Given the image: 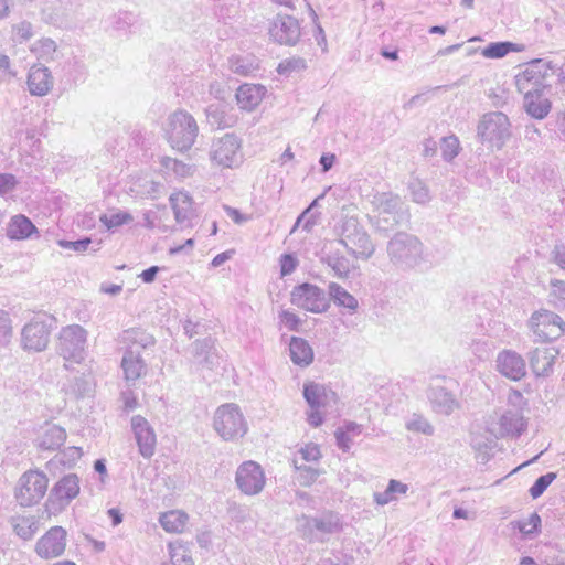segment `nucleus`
Returning a JSON list of instances; mask_svg holds the SVG:
<instances>
[{
  "mask_svg": "<svg viewBox=\"0 0 565 565\" xmlns=\"http://www.w3.org/2000/svg\"><path fill=\"white\" fill-rule=\"evenodd\" d=\"M12 333L13 330L10 313L0 309V348L10 342Z\"/></svg>",
  "mask_w": 565,
  "mask_h": 565,
  "instance_id": "obj_50",
  "label": "nucleus"
},
{
  "mask_svg": "<svg viewBox=\"0 0 565 565\" xmlns=\"http://www.w3.org/2000/svg\"><path fill=\"white\" fill-rule=\"evenodd\" d=\"M120 343L125 344L126 353H140L151 350L154 345L153 337L141 329H128L119 335Z\"/></svg>",
  "mask_w": 565,
  "mask_h": 565,
  "instance_id": "obj_23",
  "label": "nucleus"
},
{
  "mask_svg": "<svg viewBox=\"0 0 565 565\" xmlns=\"http://www.w3.org/2000/svg\"><path fill=\"white\" fill-rule=\"evenodd\" d=\"M120 401L122 402V411L130 413L139 405L138 399L131 390H126L120 393Z\"/></svg>",
  "mask_w": 565,
  "mask_h": 565,
  "instance_id": "obj_58",
  "label": "nucleus"
},
{
  "mask_svg": "<svg viewBox=\"0 0 565 565\" xmlns=\"http://www.w3.org/2000/svg\"><path fill=\"white\" fill-rule=\"evenodd\" d=\"M305 520L303 535L310 542H323V535L333 534L341 530L340 519L333 513H327L320 518H306Z\"/></svg>",
  "mask_w": 565,
  "mask_h": 565,
  "instance_id": "obj_17",
  "label": "nucleus"
},
{
  "mask_svg": "<svg viewBox=\"0 0 565 565\" xmlns=\"http://www.w3.org/2000/svg\"><path fill=\"white\" fill-rule=\"evenodd\" d=\"M529 326L534 340L543 343L558 339L565 331L564 320L550 310L535 311L529 320Z\"/></svg>",
  "mask_w": 565,
  "mask_h": 565,
  "instance_id": "obj_9",
  "label": "nucleus"
},
{
  "mask_svg": "<svg viewBox=\"0 0 565 565\" xmlns=\"http://www.w3.org/2000/svg\"><path fill=\"white\" fill-rule=\"evenodd\" d=\"M279 320L280 323L289 330H298L301 323L300 318L296 313L288 310H282L279 313Z\"/></svg>",
  "mask_w": 565,
  "mask_h": 565,
  "instance_id": "obj_57",
  "label": "nucleus"
},
{
  "mask_svg": "<svg viewBox=\"0 0 565 565\" xmlns=\"http://www.w3.org/2000/svg\"><path fill=\"white\" fill-rule=\"evenodd\" d=\"M322 262L328 265L334 273V276L339 279H345L350 275V262L343 255H326Z\"/></svg>",
  "mask_w": 565,
  "mask_h": 565,
  "instance_id": "obj_41",
  "label": "nucleus"
},
{
  "mask_svg": "<svg viewBox=\"0 0 565 565\" xmlns=\"http://www.w3.org/2000/svg\"><path fill=\"white\" fill-rule=\"evenodd\" d=\"M542 66L543 64L540 60L533 61L515 76V85L520 93L527 95L544 90Z\"/></svg>",
  "mask_w": 565,
  "mask_h": 565,
  "instance_id": "obj_19",
  "label": "nucleus"
},
{
  "mask_svg": "<svg viewBox=\"0 0 565 565\" xmlns=\"http://www.w3.org/2000/svg\"><path fill=\"white\" fill-rule=\"evenodd\" d=\"M13 39L20 43L29 41L33 34V25L28 21H21L12 26Z\"/></svg>",
  "mask_w": 565,
  "mask_h": 565,
  "instance_id": "obj_52",
  "label": "nucleus"
},
{
  "mask_svg": "<svg viewBox=\"0 0 565 565\" xmlns=\"http://www.w3.org/2000/svg\"><path fill=\"white\" fill-rule=\"evenodd\" d=\"M306 68L307 63L302 57L292 56L282 60L277 66V72L284 76H290L295 73H300Z\"/></svg>",
  "mask_w": 565,
  "mask_h": 565,
  "instance_id": "obj_44",
  "label": "nucleus"
},
{
  "mask_svg": "<svg viewBox=\"0 0 565 565\" xmlns=\"http://www.w3.org/2000/svg\"><path fill=\"white\" fill-rule=\"evenodd\" d=\"M35 231L36 227L28 217L24 215H15L8 225L7 236L11 239H25Z\"/></svg>",
  "mask_w": 565,
  "mask_h": 565,
  "instance_id": "obj_33",
  "label": "nucleus"
},
{
  "mask_svg": "<svg viewBox=\"0 0 565 565\" xmlns=\"http://www.w3.org/2000/svg\"><path fill=\"white\" fill-rule=\"evenodd\" d=\"M267 89L259 84H243L236 90V100L241 109L253 111L264 99Z\"/></svg>",
  "mask_w": 565,
  "mask_h": 565,
  "instance_id": "obj_24",
  "label": "nucleus"
},
{
  "mask_svg": "<svg viewBox=\"0 0 565 565\" xmlns=\"http://www.w3.org/2000/svg\"><path fill=\"white\" fill-rule=\"evenodd\" d=\"M289 353H312V348L305 339L291 337L289 341Z\"/></svg>",
  "mask_w": 565,
  "mask_h": 565,
  "instance_id": "obj_59",
  "label": "nucleus"
},
{
  "mask_svg": "<svg viewBox=\"0 0 565 565\" xmlns=\"http://www.w3.org/2000/svg\"><path fill=\"white\" fill-rule=\"evenodd\" d=\"M242 143V139L233 132L214 138L209 151L211 162L228 169L238 167L243 161Z\"/></svg>",
  "mask_w": 565,
  "mask_h": 565,
  "instance_id": "obj_6",
  "label": "nucleus"
},
{
  "mask_svg": "<svg viewBox=\"0 0 565 565\" xmlns=\"http://www.w3.org/2000/svg\"><path fill=\"white\" fill-rule=\"evenodd\" d=\"M551 297L557 307L565 308V281L559 279H552L551 282Z\"/></svg>",
  "mask_w": 565,
  "mask_h": 565,
  "instance_id": "obj_53",
  "label": "nucleus"
},
{
  "mask_svg": "<svg viewBox=\"0 0 565 565\" xmlns=\"http://www.w3.org/2000/svg\"><path fill=\"white\" fill-rule=\"evenodd\" d=\"M303 397L311 409L320 408L327 399L326 388L317 383L305 384Z\"/></svg>",
  "mask_w": 565,
  "mask_h": 565,
  "instance_id": "obj_39",
  "label": "nucleus"
},
{
  "mask_svg": "<svg viewBox=\"0 0 565 565\" xmlns=\"http://www.w3.org/2000/svg\"><path fill=\"white\" fill-rule=\"evenodd\" d=\"M408 486L398 480L391 479L387 488L383 492H374L373 500L377 505H386L390 502L396 501L398 494H406Z\"/></svg>",
  "mask_w": 565,
  "mask_h": 565,
  "instance_id": "obj_34",
  "label": "nucleus"
},
{
  "mask_svg": "<svg viewBox=\"0 0 565 565\" xmlns=\"http://www.w3.org/2000/svg\"><path fill=\"white\" fill-rule=\"evenodd\" d=\"M495 433L498 436L519 437L526 428V422L520 409H507L498 418Z\"/></svg>",
  "mask_w": 565,
  "mask_h": 565,
  "instance_id": "obj_21",
  "label": "nucleus"
},
{
  "mask_svg": "<svg viewBox=\"0 0 565 565\" xmlns=\"http://www.w3.org/2000/svg\"><path fill=\"white\" fill-rule=\"evenodd\" d=\"M265 480L263 468L255 461H245L236 470V486L246 495H256L262 492Z\"/></svg>",
  "mask_w": 565,
  "mask_h": 565,
  "instance_id": "obj_12",
  "label": "nucleus"
},
{
  "mask_svg": "<svg viewBox=\"0 0 565 565\" xmlns=\"http://www.w3.org/2000/svg\"><path fill=\"white\" fill-rule=\"evenodd\" d=\"M121 367L127 381H136L146 373V364L140 355H124Z\"/></svg>",
  "mask_w": 565,
  "mask_h": 565,
  "instance_id": "obj_36",
  "label": "nucleus"
},
{
  "mask_svg": "<svg viewBox=\"0 0 565 565\" xmlns=\"http://www.w3.org/2000/svg\"><path fill=\"white\" fill-rule=\"evenodd\" d=\"M270 38L284 45H295L301 35L297 19L291 15H277L269 29Z\"/></svg>",
  "mask_w": 565,
  "mask_h": 565,
  "instance_id": "obj_18",
  "label": "nucleus"
},
{
  "mask_svg": "<svg viewBox=\"0 0 565 565\" xmlns=\"http://www.w3.org/2000/svg\"><path fill=\"white\" fill-rule=\"evenodd\" d=\"M446 383V379L436 377L429 385L427 396L436 413L450 415L459 407V403L447 386L444 385Z\"/></svg>",
  "mask_w": 565,
  "mask_h": 565,
  "instance_id": "obj_15",
  "label": "nucleus"
},
{
  "mask_svg": "<svg viewBox=\"0 0 565 565\" xmlns=\"http://www.w3.org/2000/svg\"><path fill=\"white\" fill-rule=\"evenodd\" d=\"M189 515L181 510L164 512L159 518L162 529L170 533H182L186 526Z\"/></svg>",
  "mask_w": 565,
  "mask_h": 565,
  "instance_id": "obj_31",
  "label": "nucleus"
},
{
  "mask_svg": "<svg viewBox=\"0 0 565 565\" xmlns=\"http://www.w3.org/2000/svg\"><path fill=\"white\" fill-rule=\"evenodd\" d=\"M328 296L343 313L354 315L359 310V300L338 282L328 285Z\"/></svg>",
  "mask_w": 565,
  "mask_h": 565,
  "instance_id": "obj_25",
  "label": "nucleus"
},
{
  "mask_svg": "<svg viewBox=\"0 0 565 565\" xmlns=\"http://www.w3.org/2000/svg\"><path fill=\"white\" fill-rule=\"evenodd\" d=\"M17 185V179L11 173L0 174V196L12 191Z\"/></svg>",
  "mask_w": 565,
  "mask_h": 565,
  "instance_id": "obj_61",
  "label": "nucleus"
},
{
  "mask_svg": "<svg viewBox=\"0 0 565 565\" xmlns=\"http://www.w3.org/2000/svg\"><path fill=\"white\" fill-rule=\"evenodd\" d=\"M553 363L554 355H532L531 369L536 376H547Z\"/></svg>",
  "mask_w": 565,
  "mask_h": 565,
  "instance_id": "obj_46",
  "label": "nucleus"
},
{
  "mask_svg": "<svg viewBox=\"0 0 565 565\" xmlns=\"http://www.w3.org/2000/svg\"><path fill=\"white\" fill-rule=\"evenodd\" d=\"M90 243H92V239L88 237H85L83 239H78V241H74V242L61 239V241H58L57 244L62 248L72 249L74 252L82 253V252H86L88 249V246L90 245Z\"/></svg>",
  "mask_w": 565,
  "mask_h": 565,
  "instance_id": "obj_56",
  "label": "nucleus"
},
{
  "mask_svg": "<svg viewBox=\"0 0 565 565\" xmlns=\"http://www.w3.org/2000/svg\"><path fill=\"white\" fill-rule=\"evenodd\" d=\"M226 215L236 224L241 225L249 221V216L242 214L237 209L224 206Z\"/></svg>",
  "mask_w": 565,
  "mask_h": 565,
  "instance_id": "obj_62",
  "label": "nucleus"
},
{
  "mask_svg": "<svg viewBox=\"0 0 565 565\" xmlns=\"http://www.w3.org/2000/svg\"><path fill=\"white\" fill-rule=\"evenodd\" d=\"M160 164L164 169L166 173L172 174L179 181L192 178L196 171L195 164L168 156L160 159Z\"/></svg>",
  "mask_w": 565,
  "mask_h": 565,
  "instance_id": "obj_29",
  "label": "nucleus"
},
{
  "mask_svg": "<svg viewBox=\"0 0 565 565\" xmlns=\"http://www.w3.org/2000/svg\"><path fill=\"white\" fill-rule=\"evenodd\" d=\"M67 532L62 526H52L36 542L34 551L43 559H52L63 555L66 548Z\"/></svg>",
  "mask_w": 565,
  "mask_h": 565,
  "instance_id": "obj_13",
  "label": "nucleus"
},
{
  "mask_svg": "<svg viewBox=\"0 0 565 565\" xmlns=\"http://www.w3.org/2000/svg\"><path fill=\"white\" fill-rule=\"evenodd\" d=\"M10 524L17 536L30 541L40 530V518L36 515H14L11 516Z\"/></svg>",
  "mask_w": 565,
  "mask_h": 565,
  "instance_id": "obj_27",
  "label": "nucleus"
},
{
  "mask_svg": "<svg viewBox=\"0 0 565 565\" xmlns=\"http://www.w3.org/2000/svg\"><path fill=\"white\" fill-rule=\"evenodd\" d=\"M163 137L173 150L189 151L195 143L199 126L194 117L184 109L168 115L162 124Z\"/></svg>",
  "mask_w": 565,
  "mask_h": 565,
  "instance_id": "obj_1",
  "label": "nucleus"
},
{
  "mask_svg": "<svg viewBox=\"0 0 565 565\" xmlns=\"http://www.w3.org/2000/svg\"><path fill=\"white\" fill-rule=\"evenodd\" d=\"M524 107L532 117L543 119L550 113L551 103L543 92L530 93L524 95Z\"/></svg>",
  "mask_w": 565,
  "mask_h": 565,
  "instance_id": "obj_30",
  "label": "nucleus"
},
{
  "mask_svg": "<svg viewBox=\"0 0 565 565\" xmlns=\"http://www.w3.org/2000/svg\"><path fill=\"white\" fill-rule=\"evenodd\" d=\"M472 447L477 451V459L479 461H481L482 463H486L490 458V456L488 454V445L473 440Z\"/></svg>",
  "mask_w": 565,
  "mask_h": 565,
  "instance_id": "obj_64",
  "label": "nucleus"
},
{
  "mask_svg": "<svg viewBox=\"0 0 565 565\" xmlns=\"http://www.w3.org/2000/svg\"><path fill=\"white\" fill-rule=\"evenodd\" d=\"M511 51H519L515 44L510 42L491 43L482 50V55L487 58H501Z\"/></svg>",
  "mask_w": 565,
  "mask_h": 565,
  "instance_id": "obj_45",
  "label": "nucleus"
},
{
  "mask_svg": "<svg viewBox=\"0 0 565 565\" xmlns=\"http://www.w3.org/2000/svg\"><path fill=\"white\" fill-rule=\"evenodd\" d=\"M497 369L513 381H519L526 374V363L522 355H498Z\"/></svg>",
  "mask_w": 565,
  "mask_h": 565,
  "instance_id": "obj_26",
  "label": "nucleus"
},
{
  "mask_svg": "<svg viewBox=\"0 0 565 565\" xmlns=\"http://www.w3.org/2000/svg\"><path fill=\"white\" fill-rule=\"evenodd\" d=\"M292 463L297 471L296 478L302 487L311 486L321 473L318 469L307 466L306 463H300L298 457L292 460Z\"/></svg>",
  "mask_w": 565,
  "mask_h": 565,
  "instance_id": "obj_42",
  "label": "nucleus"
},
{
  "mask_svg": "<svg viewBox=\"0 0 565 565\" xmlns=\"http://www.w3.org/2000/svg\"><path fill=\"white\" fill-rule=\"evenodd\" d=\"M87 331L79 324L63 327L58 333V349L63 353H81L87 347Z\"/></svg>",
  "mask_w": 565,
  "mask_h": 565,
  "instance_id": "obj_20",
  "label": "nucleus"
},
{
  "mask_svg": "<svg viewBox=\"0 0 565 565\" xmlns=\"http://www.w3.org/2000/svg\"><path fill=\"white\" fill-rule=\"evenodd\" d=\"M213 426L224 440H235L243 437L247 431L245 418L239 407L234 403L223 404L217 407L214 414Z\"/></svg>",
  "mask_w": 565,
  "mask_h": 565,
  "instance_id": "obj_7",
  "label": "nucleus"
},
{
  "mask_svg": "<svg viewBox=\"0 0 565 565\" xmlns=\"http://www.w3.org/2000/svg\"><path fill=\"white\" fill-rule=\"evenodd\" d=\"M170 203L174 213V218L179 224H185L193 215V202L190 194L185 191H179L170 195Z\"/></svg>",
  "mask_w": 565,
  "mask_h": 565,
  "instance_id": "obj_28",
  "label": "nucleus"
},
{
  "mask_svg": "<svg viewBox=\"0 0 565 565\" xmlns=\"http://www.w3.org/2000/svg\"><path fill=\"white\" fill-rule=\"evenodd\" d=\"M387 255L396 268L411 269L423 258V244L412 234L397 233L387 243Z\"/></svg>",
  "mask_w": 565,
  "mask_h": 565,
  "instance_id": "obj_3",
  "label": "nucleus"
},
{
  "mask_svg": "<svg viewBox=\"0 0 565 565\" xmlns=\"http://www.w3.org/2000/svg\"><path fill=\"white\" fill-rule=\"evenodd\" d=\"M441 156L446 161H451L454 158H456L460 150V142L459 139L454 136H447L441 139Z\"/></svg>",
  "mask_w": 565,
  "mask_h": 565,
  "instance_id": "obj_48",
  "label": "nucleus"
},
{
  "mask_svg": "<svg viewBox=\"0 0 565 565\" xmlns=\"http://www.w3.org/2000/svg\"><path fill=\"white\" fill-rule=\"evenodd\" d=\"M412 201L417 204H427L431 200L428 186L419 179H412L408 183Z\"/></svg>",
  "mask_w": 565,
  "mask_h": 565,
  "instance_id": "obj_43",
  "label": "nucleus"
},
{
  "mask_svg": "<svg viewBox=\"0 0 565 565\" xmlns=\"http://www.w3.org/2000/svg\"><path fill=\"white\" fill-rule=\"evenodd\" d=\"M99 221L108 231H115L122 225L132 223L134 216L127 211L114 210L102 214Z\"/></svg>",
  "mask_w": 565,
  "mask_h": 565,
  "instance_id": "obj_37",
  "label": "nucleus"
},
{
  "mask_svg": "<svg viewBox=\"0 0 565 565\" xmlns=\"http://www.w3.org/2000/svg\"><path fill=\"white\" fill-rule=\"evenodd\" d=\"M49 479L39 470H28L18 480L14 498L21 507L38 504L47 491Z\"/></svg>",
  "mask_w": 565,
  "mask_h": 565,
  "instance_id": "obj_8",
  "label": "nucleus"
},
{
  "mask_svg": "<svg viewBox=\"0 0 565 565\" xmlns=\"http://www.w3.org/2000/svg\"><path fill=\"white\" fill-rule=\"evenodd\" d=\"M30 51L34 56L44 62H51L55 58L57 45L50 38H41L30 46Z\"/></svg>",
  "mask_w": 565,
  "mask_h": 565,
  "instance_id": "obj_35",
  "label": "nucleus"
},
{
  "mask_svg": "<svg viewBox=\"0 0 565 565\" xmlns=\"http://www.w3.org/2000/svg\"><path fill=\"white\" fill-rule=\"evenodd\" d=\"M406 428L409 431L420 433L426 436H433L435 433L434 426L423 416L414 415L407 423Z\"/></svg>",
  "mask_w": 565,
  "mask_h": 565,
  "instance_id": "obj_47",
  "label": "nucleus"
},
{
  "mask_svg": "<svg viewBox=\"0 0 565 565\" xmlns=\"http://www.w3.org/2000/svg\"><path fill=\"white\" fill-rule=\"evenodd\" d=\"M66 439V431L57 425H50L39 438V447L43 450H56Z\"/></svg>",
  "mask_w": 565,
  "mask_h": 565,
  "instance_id": "obj_32",
  "label": "nucleus"
},
{
  "mask_svg": "<svg viewBox=\"0 0 565 565\" xmlns=\"http://www.w3.org/2000/svg\"><path fill=\"white\" fill-rule=\"evenodd\" d=\"M291 303L313 313H323L330 307L324 290L308 282L296 286L292 289Z\"/></svg>",
  "mask_w": 565,
  "mask_h": 565,
  "instance_id": "obj_11",
  "label": "nucleus"
},
{
  "mask_svg": "<svg viewBox=\"0 0 565 565\" xmlns=\"http://www.w3.org/2000/svg\"><path fill=\"white\" fill-rule=\"evenodd\" d=\"M334 436L337 446L344 452L349 451L353 444L350 434L343 428H338L334 433Z\"/></svg>",
  "mask_w": 565,
  "mask_h": 565,
  "instance_id": "obj_60",
  "label": "nucleus"
},
{
  "mask_svg": "<svg viewBox=\"0 0 565 565\" xmlns=\"http://www.w3.org/2000/svg\"><path fill=\"white\" fill-rule=\"evenodd\" d=\"M54 79L51 71L41 64L31 66L28 74V89L32 96H45L53 88Z\"/></svg>",
  "mask_w": 565,
  "mask_h": 565,
  "instance_id": "obj_22",
  "label": "nucleus"
},
{
  "mask_svg": "<svg viewBox=\"0 0 565 565\" xmlns=\"http://www.w3.org/2000/svg\"><path fill=\"white\" fill-rule=\"evenodd\" d=\"M335 233L340 237L339 243L343 245L350 255L356 259L367 260L375 253V245L367 232L360 225L354 216L342 218L335 226Z\"/></svg>",
  "mask_w": 565,
  "mask_h": 565,
  "instance_id": "obj_2",
  "label": "nucleus"
},
{
  "mask_svg": "<svg viewBox=\"0 0 565 565\" xmlns=\"http://www.w3.org/2000/svg\"><path fill=\"white\" fill-rule=\"evenodd\" d=\"M541 516L534 512L526 520H521L515 523V527L525 536L536 534L540 531Z\"/></svg>",
  "mask_w": 565,
  "mask_h": 565,
  "instance_id": "obj_49",
  "label": "nucleus"
},
{
  "mask_svg": "<svg viewBox=\"0 0 565 565\" xmlns=\"http://www.w3.org/2000/svg\"><path fill=\"white\" fill-rule=\"evenodd\" d=\"M298 264L299 262L296 256L291 254L281 255L279 259L280 275L284 277L292 274L296 270Z\"/></svg>",
  "mask_w": 565,
  "mask_h": 565,
  "instance_id": "obj_54",
  "label": "nucleus"
},
{
  "mask_svg": "<svg viewBox=\"0 0 565 565\" xmlns=\"http://www.w3.org/2000/svg\"><path fill=\"white\" fill-rule=\"evenodd\" d=\"M131 429L138 445L139 454L149 459L154 455L157 437L149 422L141 415L131 418Z\"/></svg>",
  "mask_w": 565,
  "mask_h": 565,
  "instance_id": "obj_16",
  "label": "nucleus"
},
{
  "mask_svg": "<svg viewBox=\"0 0 565 565\" xmlns=\"http://www.w3.org/2000/svg\"><path fill=\"white\" fill-rule=\"evenodd\" d=\"M228 67L235 74L248 76L258 70V64L252 57L234 55L228 58Z\"/></svg>",
  "mask_w": 565,
  "mask_h": 565,
  "instance_id": "obj_40",
  "label": "nucleus"
},
{
  "mask_svg": "<svg viewBox=\"0 0 565 565\" xmlns=\"http://www.w3.org/2000/svg\"><path fill=\"white\" fill-rule=\"evenodd\" d=\"M553 260L562 269L565 270V245L557 244L555 245L552 252Z\"/></svg>",
  "mask_w": 565,
  "mask_h": 565,
  "instance_id": "obj_63",
  "label": "nucleus"
},
{
  "mask_svg": "<svg viewBox=\"0 0 565 565\" xmlns=\"http://www.w3.org/2000/svg\"><path fill=\"white\" fill-rule=\"evenodd\" d=\"M477 132L483 145L500 150L511 138V122L505 114L491 111L481 117Z\"/></svg>",
  "mask_w": 565,
  "mask_h": 565,
  "instance_id": "obj_4",
  "label": "nucleus"
},
{
  "mask_svg": "<svg viewBox=\"0 0 565 565\" xmlns=\"http://www.w3.org/2000/svg\"><path fill=\"white\" fill-rule=\"evenodd\" d=\"M79 490L77 475H65L51 489L45 503L46 510L53 513L63 511L79 494Z\"/></svg>",
  "mask_w": 565,
  "mask_h": 565,
  "instance_id": "obj_10",
  "label": "nucleus"
},
{
  "mask_svg": "<svg viewBox=\"0 0 565 565\" xmlns=\"http://www.w3.org/2000/svg\"><path fill=\"white\" fill-rule=\"evenodd\" d=\"M375 214L371 221L377 231L387 232L401 220L402 200L392 192H377L371 201Z\"/></svg>",
  "mask_w": 565,
  "mask_h": 565,
  "instance_id": "obj_5",
  "label": "nucleus"
},
{
  "mask_svg": "<svg viewBox=\"0 0 565 565\" xmlns=\"http://www.w3.org/2000/svg\"><path fill=\"white\" fill-rule=\"evenodd\" d=\"M50 342V329L44 321L31 320L21 331V344L23 350L42 352Z\"/></svg>",
  "mask_w": 565,
  "mask_h": 565,
  "instance_id": "obj_14",
  "label": "nucleus"
},
{
  "mask_svg": "<svg viewBox=\"0 0 565 565\" xmlns=\"http://www.w3.org/2000/svg\"><path fill=\"white\" fill-rule=\"evenodd\" d=\"M168 547L172 565H194L191 550L186 544L175 541L170 543Z\"/></svg>",
  "mask_w": 565,
  "mask_h": 565,
  "instance_id": "obj_38",
  "label": "nucleus"
},
{
  "mask_svg": "<svg viewBox=\"0 0 565 565\" xmlns=\"http://www.w3.org/2000/svg\"><path fill=\"white\" fill-rule=\"evenodd\" d=\"M321 457L320 448L316 444H307L299 450V458L303 462L318 461Z\"/></svg>",
  "mask_w": 565,
  "mask_h": 565,
  "instance_id": "obj_55",
  "label": "nucleus"
},
{
  "mask_svg": "<svg viewBox=\"0 0 565 565\" xmlns=\"http://www.w3.org/2000/svg\"><path fill=\"white\" fill-rule=\"evenodd\" d=\"M556 477L557 476L555 472H548L546 475L539 477L529 490L530 495L533 499H537L539 497H541L547 489V487L556 479Z\"/></svg>",
  "mask_w": 565,
  "mask_h": 565,
  "instance_id": "obj_51",
  "label": "nucleus"
}]
</instances>
